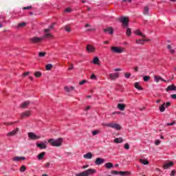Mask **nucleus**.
Instances as JSON below:
<instances>
[{
    "label": "nucleus",
    "instance_id": "60",
    "mask_svg": "<svg viewBox=\"0 0 176 176\" xmlns=\"http://www.w3.org/2000/svg\"><path fill=\"white\" fill-rule=\"evenodd\" d=\"M175 175V170H172L170 173V176H174Z\"/></svg>",
    "mask_w": 176,
    "mask_h": 176
},
{
    "label": "nucleus",
    "instance_id": "37",
    "mask_svg": "<svg viewBox=\"0 0 176 176\" xmlns=\"http://www.w3.org/2000/svg\"><path fill=\"white\" fill-rule=\"evenodd\" d=\"M126 35L128 36H130L131 35V29H130L129 28H128L126 29Z\"/></svg>",
    "mask_w": 176,
    "mask_h": 176
},
{
    "label": "nucleus",
    "instance_id": "10",
    "mask_svg": "<svg viewBox=\"0 0 176 176\" xmlns=\"http://www.w3.org/2000/svg\"><path fill=\"white\" fill-rule=\"evenodd\" d=\"M110 127L111 129H115V130H122V126L119 124H115V123H111V125H110Z\"/></svg>",
    "mask_w": 176,
    "mask_h": 176
},
{
    "label": "nucleus",
    "instance_id": "61",
    "mask_svg": "<svg viewBox=\"0 0 176 176\" xmlns=\"http://www.w3.org/2000/svg\"><path fill=\"white\" fill-rule=\"evenodd\" d=\"M50 29L53 30V28H54V23H52L50 27Z\"/></svg>",
    "mask_w": 176,
    "mask_h": 176
},
{
    "label": "nucleus",
    "instance_id": "1",
    "mask_svg": "<svg viewBox=\"0 0 176 176\" xmlns=\"http://www.w3.org/2000/svg\"><path fill=\"white\" fill-rule=\"evenodd\" d=\"M48 142H50L52 146H61V144H63V138H59L57 140L49 139Z\"/></svg>",
    "mask_w": 176,
    "mask_h": 176
},
{
    "label": "nucleus",
    "instance_id": "30",
    "mask_svg": "<svg viewBox=\"0 0 176 176\" xmlns=\"http://www.w3.org/2000/svg\"><path fill=\"white\" fill-rule=\"evenodd\" d=\"M135 34H136V35H139L140 36H142V38H145V36H146V35L142 34V32H141V31H140V30H136L135 32Z\"/></svg>",
    "mask_w": 176,
    "mask_h": 176
},
{
    "label": "nucleus",
    "instance_id": "40",
    "mask_svg": "<svg viewBox=\"0 0 176 176\" xmlns=\"http://www.w3.org/2000/svg\"><path fill=\"white\" fill-rule=\"evenodd\" d=\"M25 170H27V167H25V166H22L20 168L21 173H24V171H25Z\"/></svg>",
    "mask_w": 176,
    "mask_h": 176
},
{
    "label": "nucleus",
    "instance_id": "33",
    "mask_svg": "<svg viewBox=\"0 0 176 176\" xmlns=\"http://www.w3.org/2000/svg\"><path fill=\"white\" fill-rule=\"evenodd\" d=\"M136 43H138V45H144L145 43H144V39H139V40L137 39Z\"/></svg>",
    "mask_w": 176,
    "mask_h": 176
},
{
    "label": "nucleus",
    "instance_id": "24",
    "mask_svg": "<svg viewBox=\"0 0 176 176\" xmlns=\"http://www.w3.org/2000/svg\"><path fill=\"white\" fill-rule=\"evenodd\" d=\"M30 104V101L24 102L21 104V107L23 109L27 108V107H28Z\"/></svg>",
    "mask_w": 176,
    "mask_h": 176
},
{
    "label": "nucleus",
    "instance_id": "9",
    "mask_svg": "<svg viewBox=\"0 0 176 176\" xmlns=\"http://www.w3.org/2000/svg\"><path fill=\"white\" fill-rule=\"evenodd\" d=\"M19 128L14 129L11 132H9L8 133H7V136L8 137H13V135H16V134H17V133H19Z\"/></svg>",
    "mask_w": 176,
    "mask_h": 176
},
{
    "label": "nucleus",
    "instance_id": "62",
    "mask_svg": "<svg viewBox=\"0 0 176 176\" xmlns=\"http://www.w3.org/2000/svg\"><path fill=\"white\" fill-rule=\"evenodd\" d=\"M27 75H30V72H27L23 74V76H27Z\"/></svg>",
    "mask_w": 176,
    "mask_h": 176
},
{
    "label": "nucleus",
    "instance_id": "55",
    "mask_svg": "<svg viewBox=\"0 0 176 176\" xmlns=\"http://www.w3.org/2000/svg\"><path fill=\"white\" fill-rule=\"evenodd\" d=\"M45 167L46 168H49V167H50V162H47L46 164H45Z\"/></svg>",
    "mask_w": 176,
    "mask_h": 176
},
{
    "label": "nucleus",
    "instance_id": "53",
    "mask_svg": "<svg viewBox=\"0 0 176 176\" xmlns=\"http://www.w3.org/2000/svg\"><path fill=\"white\" fill-rule=\"evenodd\" d=\"M170 105H171V102H167L166 103H165L166 108H168V107H170Z\"/></svg>",
    "mask_w": 176,
    "mask_h": 176
},
{
    "label": "nucleus",
    "instance_id": "38",
    "mask_svg": "<svg viewBox=\"0 0 176 176\" xmlns=\"http://www.w3.org/2000/svg\"><path fill=\"white\" fill-rule=\"evenodd\" d=\"M143 79H144V82H148V80H149V79H151V76H144L143 77Z\"/></svg>",
    "mask_w": 176,
    "mask_h": 176
},
{
    "label": "nucleus",
    "instance_id": "21",
    "mask_svg": "<svg viewBox=\"0 0 176 176\" xmlns=\"http://www.w3.org/2000/svg\"><path fill=\"white\" fill-rule=\"evenodd\" d=\"M45 155H46V152H42L37 155V158L38 160H42V159H43V157H45Z\"/></svg>",
    "mask_w": 176,
    "mask_h": 176
},
{
    "label": "nucleus",
    "instance_id": "42",
    "mask_svg": "<svg viewBox=\"0 0 176 176\" xmlns=\"http://www.w3.org/2000/svg\"><path fill=\"white\" fill-rule=\"evenodd\" d=\"M76 176H87V175L86 174V172H82L78 175H76Z\"/></svg>",
    "mask_w": 176,
    "mask_h": 176
},
{
    "label": "nucleus",
    "instance_id": "31",
    "mask_svg": "<svg viewBox=\"0 0 176 176\" xmlns=\"http://www.w3.org/2000/svg\"><path fill=\"white\" fill-rule=\"evenodd\" d=\"M160 112H164V111H166V103H164L160 107Z\"/></svg>",
    "mask_w": 176,
    "mask_h": 176
},
{
    "label": "nucleus",
    "instance_id": "14",
    "mask_svg": "<svg viewBox=\"0 0 176 176\" xmlns=\"http://www.w3.org/2000/svg\"><path fill=\"white\" fill-rule=\"evenodd\" d=\"M176 91V86L174 85H170L166 88V91Z\"/></svg>",
    "mask_w": 176,
    "mask_h": 176
},
{
    "label": "nucleus",
    "instance_id": "29",
    "mask_svg": "<svg viewBox=\"0 0 176 176\" xmlns=\"http://www.w3.org/2000/svg\"><path fill=\"white\" fill-rule=\"evenodd\" d=\"M167 49L169 50L170 53H172V54H174V53H175V50L173 49V46H171V45H168Z\"/></svg>",
    "mask_w": 176,
    "mask_h": 176
},
{
    "label": "nucleus",
    "instance_id": "17",
    "mask_svg": "<svg viewBox=\"0 0 176 176\" xmlns=\"http://www.w3.org/2000/svg\"><path fill=\"white\" fill-rule=\"evenodd\" d=\"M117 108L120 109V111H124V109L126 108V104L122 103H119L117 105Z\"/></svg>",
    "mask_w": 176,
    "mask_h": 176
},
{
    "label": "nucleus",
    "instance_id": "59",
    "mask_svg": "<svg viewBox=\"0 0 176 176\" xmlns=\"http://www.w3.org/2000/svg\"><path fill=\"white\" fill-rule=\"evenodd\" d=\"M171 98H173V100H176V94H172L170 95Z\"/></svg>",
    "mask_w": 176,
    "mask_h": 176
},
{
    "label": "nucleus",
    "instance_id": "8",
    "mask_svg": "<svg viewBox=\"0 0 176 176\" xmlns=\"http://www.w3.org/2000/svg\"><path fill=\"white\" fill-rule=\"evenodd\" d=\"M87 52H88V53H94V52H96V47L91 45H87Z\"/></svg>",
    "mask_w": 176,
    "mask_h": 176
},
{
    "label": "nucleus",
    "instance_id": "44",
    "mask_svg": "<svg viewBox=\"0 0 176 176\" xmlns=\"http://www.w3.org/2000/svg\"><path fill=\"white\" fill-rule=\"evenodd\" d=\"M25 22H23V23H21L19 24H18V28H19L20 27H25Z\"/></svg>",
    "mask_w": 176,
    "mask_h": 176
},
{
    "label": "nucleus",
    "instance_id": "19",
    "mask_svg": "<svg viewBox=\"0 0 176 176\" xmlns=\"http://www.w3.org/2000/svg\"><path fill=\"white\" fill-rule=\"evenodd\" d=\"M104 32H109L110 35L113 34V29L112 28H107L103 30Z\"/></svg>",
    "mask_w": 176,
    "mask_h": 176
},
{
    "label": "nucleus",
    "instance_id": "20",
    "mask_svg": "<svg viewBox=\"0 0 176 176\" xmlns=\"http://www.w3.org/2000/svg\"><path fill=\"white\" fill-rule=\"evenodd\" d=\"M12 160L14 162H20V160H25V157H14Z\"/></svg>",
    "mask_w": 176,
    "mask_h": 176
},
{
    "label": "nucleus",
    "instance_id": "26",
    "mask_svg": "<svg viewBox=\"0 0 176 176\" xmlns=\"http://www.w3.org/2000/svg\"><path fill=\"white\" fill-rule=\"evenodd\" d=\"M114 142L116 144H122L123 142V138H118L114 140Z\"/></svg>",
    "mask_w": 176,
    "mask_h": 176
},
{
    "label": "nucleus",
    "instance_id": "7",
    "mask_svg": "<svg viewBox=\"0 0 176 176\" xmlns=\"http://www.w3.org/2000/svg\"><path fill=\"white\" fill-rule=\"evenodd\" d=\"M109 78L111 80H116L119 78V73H113L109 74Z\"/></svg>",
    "mask_w": 176,
    "mask_h": 176
},
{
    "label": "nucleus",
    "instance_id": "25",
    "mask_svg": "<svg viewBox=\"0 0 176 176\" xmlns=\"http://www.w3.org/2000/svg\"><path fill=\"white\" fill-rule=\"evenodd\" d=\"M104 167L108 169L112 168L113 167V164L111 162H107L104 164Z\"/></svg>",
    "mask_w": 176,
    "mask_h": 176
},
{
    "label": "nucleus",
    "instance_id": "23",
    "mask_svg": "<svg viewBox=\"0 0 176 176\" xmlns=\"http://www.w3.org/2000/svg\"><path fill=\"white\" fill-rule=\"evenodd\" d=\"M41 38H43V39H45V38H53V34L51 33H45Z\"/></svg>",
    "mask_w": 176,
    "mask_h": 176
},
{
    "label": "nucleus",
    "instance_id": "43",
    "mask_svg": "<svg viewBox=\"0 0 176 176\" xmlns=\"http://www.w3.org/2000/svg\"><path fill=\"white\" fill-rule=\"evenodd\" d=\"M100 131H92V135H97V134H100Z\"/></svg>",
    "mask_w": 176,
    "mask_h": 176
},
{
    "label": "nucleus",
    "instance_id": "16",
    "mask_svg": "<svg viewBox=\"0 0 176 176\" xmlns=\"http://www.w3.org/2000/svg\"><path fill=\"white\" fill-rule=\"evenodd\" d=\"M173 165H174V162H173L166 163L164 165V168L165 170H167V168H170V167H172V166H173Z\"/></svg>",
    "mask_w": 176,
    "mask_h": 176
},
{
    "label": "nucleus",
    "instance_id": "48",
    "mask_svg": "<svg viewBox=\"0 0 176 176\" xmlns=\"http://www.w3.org/2000/svg\"><path fill=\"white\" fill-rule=\"evenodd\" d=\"M65 12L66 13H69V12H72V10H71V8H66V9L65 10Z\"/></svg>",
    "mask_w": 176,
    "mask_h": 176
},
{
    "label": "nucleus",
    "instance_id": "52",
    "mask_svg": "<svg viewBox=\"0 0 176 176\" xmlns=\"http://www.w3.org/2000/svg\"><path fill=\"white\" fill-rule=\"evenodd\" d=\"M175 124V121H173V122L170 123H167L166 126H174Z\"/></svg>",
    "mask_w": 176,
    "mask_h": 176
},
{
    "label": "nucleus",
    "instance_id": "35",
    "mask_svg": "<svg viewBox=\"0 0 176 176\" xmlns=\"http://www.w3.org/2000/svg\"><path fill=\"white\" fill-rule=\"evenodd\" d=\"M68 64H69V67H68V71H72L73 69H74V64H72V63H68Z\"/></svg>",
    "mask_w": 176,
    "mask_h": 176
},
{
    "label": "nucleus",
    "instance_id": "63",
    "mask_svg": "<svg viewBox=\"0 0 176 176\" xmlns=\"http://www.w3.org/2000/svg\"><path fill=\"white\" fill-rule=\"evenodd\" d=\"M122 2H128L129 3H131V0H122Z\"/></svg>",
    "mask_w": 176,
    "mask_h": 176
},
{
    "label": "nucleus",
    "instance_id": "57",
    "mask_svg": "<svg viewBox=\"0 0 176 176\" xmlns=\"http://www.w3.org/2000/svg\"><path fill=\"white\" fill-rule=\"evenodd\" d=\"M111 174H114L115 175H118V174H119V172L116 171V170H112Z\"/></svg>",
    "mask_w": 176,
    "mask_h": 176
},
{
    "label": "nucleus",
    "instance_id": "36",
    "mask_svg": "<svg viewBox=\"0 0 176 176\" xmlns=\"http://www.w3.org/2000/svg\"><path fill=\"white\" fill-rule=\"evenodd\" d=\"M34 76H36V78H41V76H42V73H41V72H36L34 74Z\"/></svg>",
    "mask_w": 176,
    "mask_h": 176
},
{
    "label": "nucleus",
    "instance_id": "47",
    "mask_svg": "<svg viewBox=\"0 0 176 176\" xmlns=\"http://www.w3.org/2000/svg\"><path fill=\"white\" fill-rule=\"evenodd\" d=\"M130 76H131V74H130V73H125L124 77H125L126 79H129V78H130Z\"/></svg>",
    "mask_w": 176,
    "mask_h": 176
},
{
    "label": "nucleus",
    "instance_id": "6",
    "mask_svg": "<svg viewBox=\"0 0 176 176\" xmlns=\"http://www.w3.org/2000/svg\"><path fill=\"white\" fill-rule=\"evenodd\" d=\"M31 116V111H25L21 113V118H30Z\"/></svg>",
    "mask_w": 176,
    "mask_h": 176
},
{
    "label": "nucleus",
    "instance_id": "32",
    "mask_svg": "<svg viewBox=\"0 0 176 176\" xmlns=\"http://www.w3.org/2000/svg\"><path fill=\"white\" fill-rule=\"evenodd\" d=\"M52 68H53V65H52V64H47V65H45V69L47 71H50V69H52Z\"/></svg>",
    "mask_w": 176,
    "mask_h": 176
},
{
    "label": "nucleus",
    "instance_id": "51",
    "mask_svg": "<svg viewBox=\"0 0 176 176\" xmlns=\"http://www.w3.org/2000/svg\"><path fill=\"white\" fill-rule=\"evenodd\" d=\"M29 9H32V6H30L23 8V10H28Z\"/></svg>",
    "mask_w": 176,
    "mask_h": 176
},
{
    "label": "nucleus",
    "instance_id": "12",
    "mask_svg": "<svg viewBox=\"0 0 176 176\" xmlns=\"http://www.w3.org/2000/svg\"><path fill=\"white\" fill-rule=\"evenodd\" d=\"M104 162H105V160L101 157H98L95 161V164H97V166H100V164H102Z\"/></svg>",
    "mask_w": 176,
    "mask_h": 176
},
{
    "label": "nucleus",
    "instance_id": "15",
    "mask_svg": "<svg viewBox=\"0 0 176 176\" xmlns=\"http://www.w3.org/2000/svg\"><path fill=\"white\" fill-rule=\"evenodd\" d=\"M36 146L40 148V149H46L47 148V146L45 143H36Z\"/></svg>",
    "mask_w": 176,
    "mask_h": 176
},
{
    "label": "nucleus",
    "instance_id": "50",
    "mask_svg": "<svg viewBox=\"0 0 176 176\" xmlns=\"http://www.w3.org/2000/svg\"><path fill=\"white\" fill-rule=\"evenodd\" d=\"M111 123H108V124H102V126L104 127H111Z\"/></svg>",
    "mask_w": 176,
    "mask_h": 176
},
{
    "label": "nucleus",
    "instance_id": "45",
    "mask_svg": "<svg viewBox=\"0 0 176 176\" xmlns=\"http://www.w3.org/2000/svg\"><path fill=\"white\" fill-rule=\"evenodd\" d=\"M124 149H126L128 151V149H130V145L129 144V143H126L124 145Z\"/></svg>",
    "mask_w": 176,
    "mask_h": 176
},
{
    "label": "nucleus",
    "instance_id": "4",
    "mask_svg": "<svg viewBox=\"0 0 176 176\" xmlns=\"http://www.w3.org/2000/svg\"><path fill=\"white\" fill-rule=\"evenodd\" d=\"M42 41H43V38L42 37H32L30 38L32 43H41Z\"/></svg>",
    "mask_w": 176,
    "mask_h": 176
},
{
    "label": "nucleus",
    "instance_id": "3",
    "mask_svg": "<svg viewBox=\"0 0 176 176\" xmlns=\"http://www.w3.org/2000/svg\"><path fill=\"white\" fill-rule=\"evenodd\" d=\"M118 21H121L124 27H127L129 25V18L126 16H121L118 19Z\"/></svg>",
    "mask_w": 176,
    "mask_h": 176
},
{
    "label": "nucleus",
    "instance_id": "13",
    "mask_svg": "<svg viewBox=\"0 0 176 176\" xmlns=\"http://www.w3.org/2000/svg\"><path fill=\"white\" fill-rule=\"evenodd\" d=\"M154 80L156 82V83H159L160 80H162V82H166L167 80L162 78L161 76H154Z\"/></svg>",
    "mask_w": 176,
    "mask_h": 176
},
{
    "label": "nucleus",
    "instance_id": "11",
    "mask_svg": "<svg viewBox=\"0 0 176 176\" xmlns=\"http://www.w3.org/2000/svg\"><path fill=\"white\" fill-rule=\"evenodd\" d=\"M85 172L87 176H89V175H93V174H96V169H87Z\"/></svg>",
    "mask_w": 176,
    "mask_h": 176
},
{
    "label": "nucleus",
    "instance_id": "46",
    "mask_svg": "<svg viewBox=\"0 0 176 176\" xmlns=\"http://www.w3.org/2000/svg\"><path fill=\"white\" fill-rule=\"evenodd\" d=\"M65 30L67 32H71V28H69V26H65Z\"/></svg>",
    "mask_w": 176,
    "mask_h": 176
},
{
    "label": "nucleus",
    "instance_id": "56",
    "mask_svg": "<svg viewBox=\"0 0 176 176\" xmlns=\"http://www.w3.org/2000/svg\"><path fill=\"white\" fill-rule=\"evenodd\" d=\"M65 91H67V93H69L70 89L68 87H65Z\"/></svg>",
    "mask_w": 176,
    "mask_h": 176
},
{
    "label": "nucleus",
    "instance_id": "18",
    "mask_svg": "<svg viewBox=\"0 0 176 176\" xmlns=\"http://www.w3.org/2000/svg\"><path fill=\"white\" fill-rule=\"evenodd\" d=\"M143 14H144V16H149V7L145 6L144 8Z\"/></svg>",
    "mask_w": 176,
    "mask_h": 176
},
{
    "label": "nucleus",
    "instance_id": "41",
    "mask_svg": "<svg viewBox=\"0 0 176 176\" xmlns=\"http://www.w3.org/2000/svg\"><path fill=\"white\" fill-rule=\"evenodd\" d=\"M119 174H120L122 176H125L127 175V174H129V172L120 171Z\"/></svg>",
    "mask_w": 176,
    "mask_h": 176
},
{
    "label": "nucleus",
    "instance_id": "5",
    "mask_svg": "<svg viewBox=\"0 0 176 176\" xmlns=\"http://www.w3.org/2000/svg\"><path fill=\"white\" fill-rule=\"evenodd\" d=\"M28 135L30 140H39L41 136L35 135L33 132H29Z\"/></svg>",
    "mask_w": 176,
    "mask_h": 176
},
{
    "label": "nucleus",
    "instance_id": "27",
    "mask_svg": "<svg viewBox=\"0 0 176 176\" xmlns=\"http://www.w3.org/2000/svg\"><path fill=\"white\" fill-rule=\"evenodd\" d=\"M140 162L142 164H144V166H148V164H149L148 160L140 159Z\"/></svg>",
    "mask_w": 176,
    "mask_h": 176
},
{
    "label": "nucleus",
    "instance_id": "22",
    "mask_svg": "<svg viewBox=\"0 0 176 176\" xmlns=\"http://www.w3.org/2000/svg\"><path fill=\"white\" fill-rule=\"evenodd\" d=\"M83 157L85 159H91L93 157V153H87V154H85L83 155Z\"/></svg>",
    "mask_w": 176,
    "mask_h": 176
},
{
    "label": "nucleus",
    "instance_id": "28",
    "mask_svg": "<svg viewBox=\"0 0 176 176\" xmlns=\"http://www.w3.org/2000/svg\"><path fill=\"white\" fill-rule=\"evenodd\" d=\"M93 63L96 65H100V58H98V57H95L94 58Z\"/></svg>",
    "mask_w": 176,
    "mask_h": 176
},
{
    "label": "nucleus",
    "instance_id": "39",
    "mask_svg": "<svg viewBox=\"0 0 176 176\" xmlns=\"http://www.w3.org/2000/svg\"><path fill=\"white\" fill-rule=\"evenodd\" d=\"M45 56H46V52H41L38 53V57H45Z\"/></svg>",
    "mask_w": 176,
    "mask_h": 176
},
{
    "label": "nucleus",
    "instance_id": "64",
    "mask_svg": "<svg viewBox=\"0 0 176 176\" xmlns=\"http://www.w3.org/2000/svg\"><path fill=\"white\" fill-rule=\"evenodd\" d=\"M91 79H96V75L92 74V75L91 76Z\"/></svg>",
    "mask_w": 176,
    "mask_h": 176
},
{
    "label": "nucleus",
    "instance_id": "2",
    "mask_svg": "<svg viewBox=\"0 0 176 176\" xmlns=\"http://www.w3.org/2000/svg\"><path fill=\"white\" fill-rule=\"evenodd\" d=\"M111 50L112 53H116L118 54H120V53H123V52H124V48L122 47L112 46L111 47Z\"/></svg>",
    "mask_w": 176,
    "mask_h": 176
},
{
    "label": "nucleus",
    "instance_id": "58",
    "mask_svg": "<svg viewBox=\"0 0 176 176\" xmlns=\"http://www.w3.org/2000/svg\"><path fill=\"white\" fill-rule=\"evenodd\" d=\"M160 144V140H155V145H159Z\"/></svg>",
    "mask_w": 176,
    "mask_h": 176
},
{
    "label": "nucleus",
    "instance_id": "49",
    "mask_svg": "<svg viewBox=\"0 0 176 176\" xmlns=\"http://www.w3.org/2000/svg\"><path fill=\"white\" fill-rule=\"evenodd\" d=\"M50 31H52V29L50 28H48L44 30V32H45V33H49Z\"/></svg>",
    "mask_w": 176,
    "mask_h": 176
},
{
    "label": "nucleus",
    "instance_id": "54",
    "mask_svg": "<svg viewBox=\"0 0 176 176\" xmlns=\"http://www.w3.org/2000/svg\"><path fill=\"white\" fill-rule=\"evenodd\" d=\"M85 83H86V80H82L79 82V85L82 86V85H85Z\"/></svg>",
    "mask_w": 176,
    "mask_h": 176
},
{
    "label": "nucleus",
    "instance_id": "34",
    "mask_svg": "<svg viewBox=\"0 0 176 176\" xmlns=\"http://www.w3.org/2000/svg\"><path fill=\"white\" fill-rule=\"evenodd\" d=\"M135 87L138 90H142V87H140V83H138V82L135 83Z\"/></svg>",
    "mask_w": 176,
    "mask_h": 176
}]
</instances>
